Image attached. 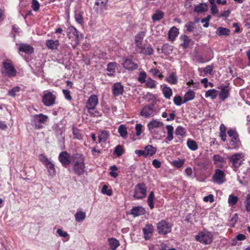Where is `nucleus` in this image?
Instances as JSON below:
<instances>
[{
	"mask_svg": "<svg viewBox=\"0 0 250 250\" xmlns=\"http://www.w3.org/2000/svg\"><path fill=\"white\" fill-rule=\"evenodd\" d=\"M227 133L229 136L231 138L229 145L232 148L237 149L239 148L240 145V141L237 131L235 129H231L228 131Z\"/></svg>",
	"mask_w": 250,
	"mask_h": 250,
	"instance_id": "9",
	"label": "nucleus"
},
{
	"mask_svg": "<svg viewBox=\"0 0 250 250\" xmlns=\"http://www.w3.org/2000/svg\"><path fill=\"white\" fill-rule=\"evenodd\" d=\"M87 112L92 116L94 117H99L102 116V113L97 109L96 107L92 108L91 110L87 109Z\"/></svg>",
	"mask_w": 250,
	"mask_h": 250,
	"instance_id": "46",
	"label": "nucleus"
},
{
	"mask_svg": "<svg viewBox=\"0 0 250 250\" xmlns=\"http://www.w3.org/2000/svg\"><path fill=\"white\" fill-rule=\"evenodd\" d=\"M21 90V88L20 86H15L8 91V95L12 97H14L17 95L18 93L20 92Z\"/></svg>",
	"mask_w": 250,
	"mask_h": 250,
	"instance_id": "41",
	"label": "nucleus"
},
{
	"mask_svg": "<svg viewBox=\"0 0 250 250\" xmlns=\"http://www.w3.org/2000/svg\"><path fill=\"white\" fill-rule=\"evenodd\" d=\"M246 209L248 212L250 211V193L246 196V200L244 202Z\"/></svg>",
	"mask_w": 250,
	"mask_h": 250,
	"instance_id": "57",
	"label": "nucleus"
},
{
	"mask_svg": "<svg viewBox=\"0 0 250 250\" xmlns=\"http://www.w3.org/2000/svg\"><path fill=\"white\" fill-rule=\"evenodd\" d=\"M208 5L206 3H201L199 4L195 5L194 11L197 13H202L208 11Z\"/></svg>",
	"mask_w": 250,
	"mask_h": 250,
	"instance_id": "23",
	"label": "nucleus"
},
{
	"mask_svg": "<svg viewBox=\"0 0 250 250\" xmlns=\"http://www.w3.org/2000/svg\"><path fill=\"white\" fill-rule=\"evenodd\" d=\"M165 80L171 84H176L178 82L177 77L173 73H172L169 76L167 77Z\"/></svg>",
	"mask_w": 250,
	"mask_h": 250,
	"instance_id": "36",
	"label": "nucleus"
},
{
	"mask_svg": "<svg viewBox=\"0 0 250 250\" xmlns=\"http://www.w3.org/2000/svg\"><path fill=\"white\" fill-rule=\"evenodd\" d=\"M124 86L120 83H116L113 85L112 93L115 96H118L123 94Z\"/></svg>",
	"mask_w": 250,
	"mask_h": 250,
	"instance_id": "18",
	"label": "nucleus"
},
{
	"mask_svg": "<svg viewBox=\"0 0 250 250\" xmlns=\"http://www.w3.org/2000/svg\"><path fill=\"white\" fill-rule=\"evenodd\" d=\"M45 44L46 46L50 49L56 50L60 45L59 41L58 40H48L46 41Z\"/></svg>",
	"mask_w": 250,
	"mask_h": 250,
	"instance_id": "24",
	"label": "nucleus"
},
{
	"mask_svg": "<svg viewBox=\"0 0 250 250\" xmlns=\"http://www.w3.org/2000/svg\"><path fill=\"white\" fill-rule=\"evenodd\" d=\"M86 213L82 211H78L75 214V220L77 222H80L85 219Z\"/></svg>",
	"mask_w": 250,
	"mask_h": 250,
	"instance_id": "37",
	"label": "nucleus"
},
{
	"mask_svg": "<svg viewBox=\"0 0 250 250\" xmlns=\"http://www.w3.org/2000/svg\"><path fill=\"white\" fill-rule=\"evenodd\" d=\"M45 166L47 169L48 172H49L50 175L53 176L55 175L56 170L54 165L50 161L46 165H45Z\"/></svg>",
	"mask_w": 250,
	"mask_h": 250,
	"instance_id": "38",
	"label": "nucleus"
},
{
	"mask_svg": "<svg viewBox=\"0 0 250 250\" xmlns=\"http://www.w3.org/2000/svg\"><path fill=\"white\" fill-rule=\"evenodd\" d=\"M32 8L34 11H37L39 10L40 4L37 0H32Z\"/></svg>",
	"mask_w": 250,
	"mask_h": 250,
	"instance_id": "62",
	"label": "nucleus"
},
{
	"mask_svg": "<svg viewBox=\"0 0 250 250\" xmlns=\"http://www.w3.org/2000/svg\"><path fill=\"white\" fill-rule=\"evenodd\" d=\"M102 192L108 196H111L112 194V190L111 189H108V186L104 185L102 188Z\"/></svg>",
	"mask_w": 250,
	"mask_h": 250,
	"instance_id": "59",
	"label": "nucleus"
},
{
	"mask_svg": "<svg viewBox=\"0 0 250 250\" xmlns=\"http://www.w3.org/2000/svg\"><path fill=\"white\" fill-rule=\"evenodd\" d=\"M185 162V161L184 159H178L177 160L173 161L171 162V164L175 167L177 168H180L184 166Z\"/></svg>",
	"mask_w": 250,
	"mask_h": 250,
	"instance_id": "44",
	"label": "nucleus"
},
{
	"mask_svg": "<svg viewBox=\"0 0 250 250\" xmlns=\"http://www.w3.org/2000/svg\"><path fill=\"white\" fill-rule=\"evenodd\" d=\"M146 187L144 183H138L137 184L134 190L133 197L137 200L143 199L146 196Z\"/></svg>",
	"mask_w": 250,
	"mask_h": 250,
	"instance_id": "6",
	"label": "nucleus"
},
{
	"mask_svg": "<svg viewBox=\"0 0 250 250\" xmlns=\"http://www.w3.org/2000/svg\"><path fill=\"white\" fill-rule=\"evenodd\" d=\"M99 103L98 98L96 95H91L87 101L86 103V108L87 109L91 110L92 108H95Z\"/></svg>",
	"mask_w": 250,
	"mask_h": 250,
	"instance_id": "14",
	"label": "nucleus"
},
{
	"mask_svg": "<svg viewBox=\"0 0 250 250\" xmlns=\"http://www.w3.org/2000/svg\"><path fill=\"white\" fill-rule=\"evenodd\" d=\"M183 102L182 98L179 95H176L173 98V102L177 106H180L183 104Z\"/></svg>",
	"mask_w": 250,
	"mask_h": 250,
	"instance_id": "58",
	"label": "nucleus"
},
{
	"mask_svg": "<svg viewBox=\"0 0 250 250\" xmlns=\"http://www.w3.org/2000/svg\"><path fill=\"white\" fill-rule=\"evenodd\" d=\"M180 40L182 41L181 45L184 48H187L190 44L191 42V39L187 35H183L181 36Z\"/></svg>",
	"mask_w": 250,
	"mask_h": 250,
	"instance_id": "32",
	"label": "nucleus"
},
{
	"mask_svg": "<svg viewBox=\"0 0 250 250\" xmlns=\"http://www.w3.org/2000/svg\"><path fill=\"white\" fill-rule=\"evenodd\" d=\"M108 244L112 250H116L120 246L119 241L114 238H109L108 239Z\"/></svg>",
	"mask_w": 250,
	"mask_h": 250,
	"instance_id": "29",
	"label": "nucleus"
},
{
	"mask_svg": "<svg viewBox=\"0 0 250 250\" xmlns=\"http://www.w3.org/2000/svg\"><path fill=\"white\" fill-rule=\"evenodd\" d=\"M212 71L213 66L212 65H208L203 70V72L205 73V75H207L208 74L211 75L213 74Z\"/></svg>",
	"mask_w": 250,
	"mask_h": 250,
	"instance_id": "64",
	"label": "nucleus"
},
{
	"mask_svg": "<svg viewBox=\"0 0 250 250\" xmlns=\"http://www.w3.org/2000/svg\"><path fill=\"white\" fill-rule=\"evenodd\" d=\"M108 0H96L94 8L97 11H103L106 9Z\"/></svg>",
	"mask_w": 250,
	"mask_h": 250,
	"instance_id": "20",
	"label": "nucleus"
},
{
	"mask_svg": "<svg viewBox=\"0 0 250 250\" xmlns=\"http://www.w3.org/2000/svg\"><path fill=\"white\" fill-rule=\"evenodd\" d=\"M162 92L164 97L167 99H169L172 95V89L167 86H164Z\"/></svg>",
	"mask_w": 250,
	"mask_h": 250,
	"instance_id": "39",
	"label": "nucleus"
},
{
	"mask_svg": "<svg viewBox=\"0 0 250 250\" xmlns=\"http://www.w3.org/2000/svg\"><path fill=\"white\" fill-rule=\"evenodd\" d=\"M159 250H176V249L171 248L165 243H162L159 247Z\"/></svg>",
	"mask_w": 250,
	"mask_h": 250,
	"instance_id": "63",
	"label": "nucleus"
},
{
	"mask_svg": "<svg viewBox=\"0 0 250 250\" xmlns=\"http://www.w3.org/2000/svg\"><path fill=\"white\" fill-rule=\"evenodd\" d=\"M123 65L125 69L129 71H133L138 68V65L133 62L131 59L128 58L124 59Z\"/></svg>",
	"mask_w": 250,
	"mask_h": 250,
	"instance_id": "15",
	"label": "nucleus"
},
{
	"mask_svg": "<svg viewBox=\"0 0 250 250\" xmlns=\"http://www.w3.org/2000/svg\"><path fill=\"white\" fill-rule=\"evenodd\" d=\"M213 238L212 232L206 229L200 231L195 236L196 241L206 245L210 244L212 242Z\"/></svg>",
	"mask_w": 250,
	"mask_h": 250,
	"instance_id": "4",
	"label": "nucleus"
},
{
	"mask_svg": "<svg viewBox=\"0 0 250 250\" xmlns=\"http://www.w3.org/2000/svg\"><path fill=\"white\" fill-rule=\"evenodd\" d=\"M221 89L219 93V98L222 101H225L229 96V90L227 86H221L219 87Z\"/></svg>",
	"mask_w": 250,
	"mask_h": 250,
	"instance_id": "22",
	"label": "nucleus"
},
{
	"mask_svg": "<svg viewBox=\"0 0 250 250\" xmlns=\"http://www.w3.org/2000/svg\"><path fill=\"white\" fill-rule=\"evenodd\" d=\"M58 159L62 165L65 167H67L72 162V157L66 151L61 152L59 155Z\"/></svg>",
	"mask_w": 250,
	"mask_h": 250,
	"instance_id": "13",
	"label": "nucleus"
},
{
	"mask_svg": "<svg viewBox=\"0 0 250 250\" xmlns=\"http://www.w3.org/2000/svg\"><path fill=\"white\" fill-rule=\"evenodd\" d=\"M155 199L154 193L153 191H151L149 193L147 200L148 205L151 209L154 208V200Z\"/></svg>",
	"mask_w": 250,
	"mask_h": 250,
	"instance_id": "35",
	"label": "nucleus"
},
{
	"mask_svg": "<svg viewBox=\"0 0 250 250\" xmlns=\"http://www.w3.org/2000/svg\"><path fill=\"white\" fill-rule=\"evenodd\" d=\"M146 158L151 157L155 154L156 148L151 145H147L145 147Z\"/></svg>",
	"mask_w": 250,
	"mask_h": 250,
	"instance_id": "25",
	"label": "nucleus"
},
{
	"mask_svg": "<svg viewBox=\"0 0 250 250\" xmlns=\"http://www.w3.org/2000/svg\"><path fill=\"white\" fill-rule=\"evenodd\" d=\"M166 128L167 130V140L171 141L173 139V130L174 127L171 125H167Z\"/></svg>",
	"mask_w": 250,
	"mask_h": 250,
	"instance_id": "34",
	"label": "nucleus"
},
{
	"mask_svg": "<svg viewBox=\"0 0 250 250\" xmlns=\"http://www.w3.org/2000/svg\"><path fill=\"white\" fill-rule=\"evenodd\" d=\"M238 200V198L237 196L230 194L229 196L228 203L229 205L234 206L236 204Z\"/></svg>",
	"mask_w": 250,
	"mask_h": 250,
	"instance_id": "52",
	"label": "nucleus"
},
{
	"mask_svg": "<svg viewBox=\"0 0 250 250\" xmlns=\"http://www.w3.org/2000/svg\"><path fill=\"white\" fill-rule=\"evenodd\" d=\"M75 19L80 24L83 23V19L82 13L80 11H76L75 13Z\"/></svg>",
	"mask_w": 250,
	"mask_h": 250,
	"instance_id": "47",
	"label": "nucleus"
},
{
	"mask_svg": "<svg viewBox=\"0 0 250 250\" xmlns=\"http://www.w3.org/2000/svg\"><path fill=\"white\" fill-rule=\"evenodd\" d=\"M195 96L194 92L191 89H189L184 95L183 104L194 99Z\"/></svg>",
	"mask_w": 250,
	"mask_h": 250,
	"instance_id": "27",
	"label": "nucleus"
},
{
	"mask_svg": "<svg viewBox=\"0 0 250 250\" xmlns=\"http://www.w3.org/2000/svg\"><path fill=\"white\" fill-rule=\"evenodd\" d=\"M114 152L118 157L121 156L123 154V148L122 146L119 145L115 147Z\"/></svg>",
	"mask_w": 250,
	"mask_h": 250,
	"instance_id": "56",
	"label": "nucleus"
},
{
	"mask_svg": "<svg viewBox=\"0 0 250 250\" xmlns=\"http://www.w3.org/2000/svg\"><path fill=\"white\" fill-rule=\"evenodd\" d=\"M146 73L143 71H141L139 75V77L138 78V81L141 83H145L146 82Z\"/></svg>",
	"mask_w": 250,
	"mask_h": 250,
	"instance_id": "54",
	"label": "nucleus"
},
{
	"mask_svg": "<svg viewBox=\"0 0 250 250\" xmlns=\"http://www.w3.org/2000/svg\"><path fill=\"white\" fill-rule=\"evenodd\" d=\"M187 144L188 147L191 150L195 151L198 148L196 142L194 140L188 139Z\"/></svg>",
	"mask_w": 250,
	"mask_h": 250,
	"instance_id": "42",
	"label": "nucleus"
},
{
	"mask_svg": "<svg viewBox=\"0 0 250 250\" xmlns=\"http://www.w3.org/2000/svg\"><path fill=\"white\" fill-rule=\"evenodd\" d=\"M230 33V31L229 29L223 27H219L216 31V34L219 36H227L229 35Z\"/></svg>",
	"mask_w": 250,
	"mask_h": 250,
	"instance_id": "28",
	"label": "nucleus"
},
{
	"mask_svg": "<svg viewBox=\"0 0 250 250\" xmlns=\"http://www.w3.org/2000/svg\"><path fill=\"white\" fill-rule=\"evenodd\" d=\"M218 94V91L215 89H212L208 90L205 93V97H210L212 100H214L217 98Z\"/></svg>",
	"mask_w": 250,
	"mask_h": 250,
	"instance_id": "33",
	"label": "nucleus"
},
{
	"mask_svg": "<svg viewBox=\"0 0 250 250\" xmlns=\"http://www.w3.org/2000/svg\"><path fill=\"white\" fill-rule=\"evenodd\" d=\"M195 23L192 21H189L185 25L187 30L189 32H191L194 29Z\"/></svg>",
	"mask_w": 250,
	"mask_h": 250,
	"instance_id": "60",
	"label": "nucleus"
},
{
	"mask_svg": "<svg viewBox=\"0 0 250 250\" xmlns=\"http://www.w3.org/2000/svg\"><path fill=\"white\" fill-rule=\"evenodd\" d=\"M145 213V208L142 206L134 207L130 210V214L134 217L142 215Z\"/></svg>",
	"mask_w": 250,
	"mask_h": 250,
	"instance_id": "17",
	"label": "nucleus"
},
{
	"mask_svg": "<svg viewBox=\"0 0 250 250\" xmlns=\"http://www.w3.org/2000/svg\"><path fill=\"white\" fill-rule=\"evenodd\" d=\"M56 96L51 92L46 91L42 96V102L44 105L50 106L55 104Z\"/></svg>",
	"mask_w": 250,
	"mask_h": 250,
	"instance_id": "10",
	"label": "nucleus"
},
{
	"mask_svg": "<svg viewBox=\"0 0 250 250\" xmlns=\"http://www.w3.org/2000/svg\"><path fill=\"white\" fill-rule=\"evenodd\" d=\"M1 72L4 76L9 78L15 77L17 74V70L10 60H6L2 62Z\"/></svg>",
	"mask_w": 250,
	"mask_h": 250,
	"instance_id": "3",
	"label": "nucleus"
},
{
	"mask_svg": "<svg viewBox=\"0 0 250 250\" xmlns=\"http://www.w3.org/2000/svg\"><path fill=\"white\" fill-rule=\"evenodd\" d=\"M117 63L115 62H110L107 65L106 70L107 71V75L109 76H113L115 75L116 70L118 67Z\"/></svg>",
	"mask_w": 250,
	"mask_h": 250,
	"instance_id": "19",
	"label": "nucleus"
},
{
	"mask_svg": "<svg viewBox=\"0 0 250 250\" xmlns=\"http://www.w3.org/2000/svg\"><path fill=\"white\" fill-rule=\"evenodd\" d=\"M163 123L158 120L153 119L147 124V127L150 131H152L156 128L161 127Z\"/></svg>",
	"mask_w": 250,
	"mask_h": 250,
	"instance_id": "21",
	"label": "nucleus"
},
{
	"mask_svg": "<svg viewBox=\"0 0 250 250\" xmlns=\"http://www.w3.org/2000/svg\"><path fill=\"white\" fill-rule=\"evenodd\" d=\"M143 231L144 238L146 240H148L151 237L153 231V226L152 224H149L146 225L143 228Z\"/></svg>",
	"mask_w": 250,
	"mask_h": 250,
	"instance_id": "16",
	"label": "nucleus"
},
{
	"mask_svg": "<svg viewBox=\"0 0 250 250\" xmlns=\"http://www.w3.org/2000/svg\"><path fill=\"white\" fill-rule=\"evenodd\" d=\"M212 178L213 183L219 185L222 184L225 182L224 171L219 168L216 169Z\"/></svg>",
	"mask_w": 250,
	"mask_h": 250,
	"instance_id": "11",
	"label": "nucleus"
},
{
	"mask_svg": "<svg viewBox=\"0 0 250 250\" xmlns=\"http://www.w3.org/2000/svg\"><path fill=\"white\" fill-rule=\"evenodd\" d=\"M110 169L111 170L109 173L110 175L112 177L116 178L118 176V173L115 172V171L118 169V167L114 165L111 166Z\"/></svg>",
	"mask_w": 250,
	"mask_h": 250,
	"instance_id": "61",
	"label": "nucleus"
},
{
	"mask_svg": "<svg viewBox=\"0 0 250 250\" xmlns=\"http://www.w3.org/2000/svg\"><path fill=\"white\" fill-rule=\"evenodd\" d=\"M186 134L185 129L182 126H178L175 130V134L177 136L183 137Z\"/></svg>",
	"mask_w": 250,
	"mask_h": 250,
	"instance_id": "49",
	"label": "nucleus"
},
{
	"mask_svg": "<svg viewBox=\"0 0 250 250\" xmlns=\"http://www.w3.org/2000/svg\"><path fill=\"white\" fill-rule=\"evenodd\" d=\"M19 50L28 54H31L34 52V49L32 46L24 43H21L20 45Z\"/></svg>",
	"mask_w": 250,
	"mask_h": 250,
	"instance_id": "26",
	"label": "nucleus"
},
{
	"mask_svg": "<svg viewBox=\"0 0 250 250\" xmlns=\"http://www.w3.org/2000/svg\"><path fill=\"white\" fill-rule=\"evenodd\" d=\"M67 36L69 39L74 38L75 43L72 44V47L75 48L79 44L80 41L83 38L82 35L74 27L71 26L67 28Z\"/></svg>",
	"mask_w": 250,
	"mask_h": 250,
	"instance_id": "7",
	"label": "nucleus"
},
{
	"mask_svg": "<svg viewBox=\"0 0 250 250\" xmlns=\"http://www.w3.org/2000/svg\"><path fill=\"white\" fill-rule=\"evenodd\" d=\"M73 134L74 135V138L81 140L83 139V135L80 132V130L76 128H73Z\"/></svg>",
	"mask_w": 250,
	"mask_h": 250,
	"instance_id": "51",
	"label": "nucleus"
},
{
	"mask_svg": "<svg viewBox=\"0 0 250 250\" xmlns=\"http://www.w3.org/2000/svg\"><path fill=\"white\" fill-rule=\"evenodd\" d=\"M172 51V46L168 44H164L162 46V51L163 53L169 54Z\"/></svg>",
	"mask_w": 250,
	"mask_h": 250,
	"instance_id": "55",
	"label": "nucleus"
},
{
	"mask_svg": "<svg viewBox=\"0 0 250 250\" xmlns=\"http://www.w3.org/2000/svg\"><path fill=\"white\" fill-rule=\"evenodd\" d=\"M109 137L108 132L106 131H102L98 137L99 143L105 142Z\"/></svg>",
	"mask_w": 250,
	"mask_h": 250,
	"instance_id": "40",
	"label": "nucleus"
},
{
	"mask_svg": "<svg viewBox=\"0 0 250 250\" xmlns=\"http://www.w3.org/2000/svg\"><path fill=\"white\" fill-rule=\"evenodd\" d=\"M155 111L156 108L154 104H149L142 109L140 115L145 118H149L154 115Z\"/></svg>",
	"mask_w": 250,
	"mask_h": 250,
	"instance_id": "12",
	"label": "nucleus"
},
{
	"mask_svg": "<svg viewBox=\"0 0 250 250\" xmlns=\"http://www.w3.org/2000/svg\"><path fill=\"white\" fill-rule=\"evenodd\" d=\"M164 17V13L160 10H157L155 13L152 16V19L153 21H158L162 19Z\"/></svg>",
	"mask_w": 250,
	"mask_h": 250,
	"instance_id": "45",
	"label": "nucleus"
},
{
	"mask_svg": "<svg viewBox=\"0 0 250 250\" xmlns=\"http://www.w3.org/2000/svg\"><path fill=\"white\" fill-rule=\"evenodd\" d=\"M172 225L165 220H162L157 224V230L159 234L166 235L171 231Z\"/></svg>",
	"mask_w": 250,
	"mask_h": 250,
	"instance_id": "8",
	"label": "nucleus"
},
{
	"mask_svg": "<svg viewBox=\"0 0 250 250\" xmlns=\"http://www.w3.org/2000/svg\"><path fill=\"white\" fill-rule=\"evenodd\" d=\"M145 83L148 88H154L156 86L155 81L151 78L147 79Z\"/></svg>",
	"mask_w": 250,
	"mask_h": 250,
	"instance_id": "53",
	"label": "nucleus"
},
{
	"mask_svg": "<svg viewBox=\"0 0 250 250\" xmlns=\"http://www.w3.org/2000/svg\"><path fill=\"white\" fill-rule=\"evenodd\" d=\"M31 117V125L36 129L43 128L49 120L47 115L42 113L32 115Z\"/></svg>",
	"mask_w": 250,
	"mask_h": 250,
	"instance_id": "2",
	"label": "nucleus"
},
{
	"mask_svg": "<svg viewBox=\"0 0 250 250\" xmlns=\"http://www.w3.org/2000/svg\"><path fill=\"white\" fill-rule=\"evenodd\" d=\"M118 132L123 138H125L126 137L127 134V129L124 125H121L119 126Z\"/></svg>",
	"mask_w": 250,
	"mask_h": 250,
	"instance_id": "48",
	"label": "nucleus"
},
{
	"mask_svg": "<svg viewBox=\"0 0 250 250\" xmlns=\"http://www.w3.org/2000/svg\"><path fill=\"white\" fill-rule=\"evenodd\" d=\"M146 32L144 31L139 32L135 36V42H141L143 41V39L145 36Z\"/></svg>",
	"mask_w": 250,
	"mask_h": 250,
	"instance_id": "50",
	"label": "nucleus"
},
{
	"mask_svg": "<svg viewBox=\"0 0 250 250\" xmlns=\"http://www.w3.org/2000/svg\"><path fill=\"white\" fill-rule=\"evenodd\" d=\"M244 155L242 153H235L229 158V161L231 164V167L236 170L243 164L245 160Z\"/></svg>",
	"mask_w": 250,
	"mask_h": 250,
	"instance_id": "5",
	"label": "nucleus"
},
{
	"mask_svg": "<svg viewBox=\"0 0 250 250\" xmlns=\"http://www.w3.org/2000/svg\"><path fill=\"white\" fill-rule=\"evenodd\" d=\"M213 161L214 164L217 165V167H221L222 166V163L225 162V159L221 156L216 154L213 156Z\"/></svg>",
	"mask_w": 250,
	"mask_h": 250,
	"instance_id": "30",
	"label": "nucleus"
},
{
	"mask_svg": "<svg viewBox=\"0 0 250 250\" xmlns=\"http://www.w3.org/2000/svg\"><path fill=\"white\" fill-rule=\"evenodd\" d=\"M179 33L178 29L175 26L170 28L168 32V38L171 40H174L178 36Z\"/></svg>",
	"mask_w": 250,
	"mask_h": 250,
	"instance_id": "31",
	"label": "nucleus"
},
{
	"mask_svg": "<svg viewBox=\"0 0 250 250\" xmlns=\"http://www.w3.org/2000/svg\"><path fill=\"white\" fill-rule=\"evenodd\" d=\"M84 160V156L80 153L75 154L72 156L73 169L75 173L78 176L84 174L85 168Z\"/></svg>",
	"mask_w": 250,
	"mask_h": 250,
	"instance_id": "1",
	"label": "nucleus"
},
{
	"mask_svg": "<svg viewBox=\"0 0 250 250\" xmlns=\"http://www.w3.org/2000/svg\"><path fill=\"white\" fill-rule=\"evenodd\" d=\"M141 52L139 53H143L145 55H150L153 52V49L150 45L147 46H144L142 50H140Z\"/></svg>",
	"mask_w": 250,
	"mask_h": 250,
	"instance_id": "43",
	"label": "nucleus"
}]
</instances>
